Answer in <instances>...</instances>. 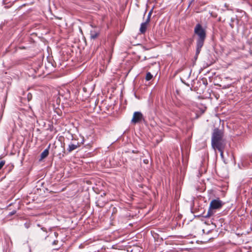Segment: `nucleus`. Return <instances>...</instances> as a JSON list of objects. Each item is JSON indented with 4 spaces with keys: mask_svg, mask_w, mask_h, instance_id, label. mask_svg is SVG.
<instances>
[{
    "mask_svg": "<svg viewBox=\"0 0 252 252\" xmlns=\"http://www.w3.org/2000/svg\"><path fill=\"white\" fill-rule=\"evenodd\" d=\"M211 144L215 150H224L226 141L223 139V132L222 130L217 128L214 129L212 135Z\"/></svg>",
    "mask_w": 252,
    "mask_h": 252,
    "instance_id": "1",
    "label": "nucleus"
},
{
    "mask_svg": "<svg viewBox=\"0 0 252 252\" xmlns=\"http://www.w3.org/2000/svg\"><path fill=\"white\" fill-rule=\"evenodd\" d=\"M194 33L198 36L196 41V55L200 53L201 49L204 45V41L206 38V31L202 27V25L200 24H197L194 30Z\"/></svg>",
    "mask_w": 252,
    "mask_h": 252,
    "instance_id": "2",
    "label": "nucleus"
},
{
    "mask_svg": "<svg viewBox=\"0 0 252 252\" xmlns=\"http://www.w3.org/2000/svg\"><path fill=\"white\" fill-rule=\"evenodd\" d=\"M223 204V203L220 199H214L210 202L209 211H210L212 210L220 209L221 208Z\"/></svg>",
    "mask_w": 252,
    "mask_h": 252,
    "instance_id": "3",
    "label": "nucleus"
},
{
    "mask_svg": "<svg viewBox=\"0 0 252 252\" xmlns=\"http://www.w3.org/2000/svg\"><path fill=\"white\" fill-rule=\"evenodd\" d=\"M143 119L142 114L140 112H135L131 120V122L133 124H136L140 122Z\"/></svg>",
    "mask_w": 252,
    "mask_h": 252,
    "instance_id": "4",
    "label": "nucleus"
},
{
    "mask_svg": "<svg viewBox=\"0 0 252 252\" xmlns=\"http://www.w3.org/2000/svg\"><path fill=\"white\" fill-rule=\"evenodd\" d=\"M99 30L97 29H94L91 30L90 32L91 38L93 39H96L99 35Z\"/></svg>",
    "mask_w": 252,
    "mask_h": 252,
    "instance_id": "5",
    "label": "nucleus"
},
{
    "mask_svg": "<svg viewBox=\"0 0 252 252\" xmlns=\"http://www.w3.org/2000/svg\"><path fill=\"white\" fill-rule=\"evenodd\" d=\"M148 24L149 23L146 22L141 23L140 28V32L141 33H144L146 32Z\"/></svg>",
    "mask_w": 252,
    "mask_h": 252,
    "instance_id": "6",
    "label": "nucleus"
},
{
    "mask_svg": "<svg viewBox=\"0 0 252 252\" xmlns=\"http://www.w3.org/2000/svg\"><path fill=\"white\" fill-rule=\"evenodd\" d=\"M79 147V144L77 143L76 144H70L68 145V148L67 149V151L68 152H71L72 151L76 149L78 147Z\"/></svg>",
    "mask_w": 252,
    "mask_h": 252,
    "instance_id": "7",
    "label": "nucleus"
},
{
    "mask_svg": "<svg viewBox=\"0 0 252 252\" xmlns=\"http://www.w3.org/2000/svg\"><path fill=\"white\" fill-rule=\"evenodd\" d=\"M50 147V145L48 146V148L44 150L42 153L41 154V158L44 159L46 158L49 155V149Z\"/></svg>",
    "mask_w": 252,
    "mask_h": 252,
    "instance_id": "8",
    "label": "nucleus"
},
{
    "mask_svg": "<svg viewBox=\"0 0 252 252\" xmlns=\"http://www.w3.org/2000/svg\"><path fill=\"white\" fill-rule=\"evenodd\" d=\"M153 78V75L151 74L150 72H147L145 77V79L146 81H150Z\"/></svg>",
    "mask_w": 252,
    "mask_h": 252,
    "instance_id": "9",
    "label": "nucleus"
},
{
    "mask_svg": "<svg viewBox=\"0 0 252 252\" xmlns=\"http://www.w3.org/2000/svg\"><path fill=\"white\" fill-rule=\"evenodd\" d=\"M152 12H153V10H151L148 13V17H147V18L145 22H146L147 23H149L150 22V18H151V16L152 14Z\"/></svg>",
    "mask_w": 252,
    "mask_h": 252,
    "instance_id": "10",
    "label": "nucleus"
},
{
    "mask_svg": "<svg viewBox=\"0 0 252 252\" xmlns=\"http://www.w3.org/2000/svg\"><path fill=\"white\" fill-rule=\"evenodd\" d=\"M4 164H5L4 161H1L0 162V170L2 168V167L3 166Z\"/></svg>",
    "mask_w": 252,
    "mask_h": 252,
    "instance_id": "11",
    "label": "nucleus"
},
{
    "mask_svg": "<svg viewBox=\"0 0 252 252\" xmlns=\"http://www.w3.org/2000/svg\"><path fill=\"white\" fill-rule=\"evenodd\" d=\"M220 152V156L222 158H223V151L224 150H221V151H219Z\"/></svg>",
    "mask_w": 252,
    "mask_h": 252,
    "instance_id": "12",
    "label": "nucleus"
}]
</instances>
